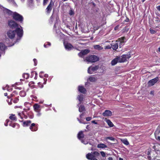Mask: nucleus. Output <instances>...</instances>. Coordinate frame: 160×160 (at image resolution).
<instances>
[{
	"instance_id": "4c0bfd02",
	"label": "nucleus",
	"mask_w": 160,
	"mask_h": 160,
	"mask_svg": "<svg viewBox=\"0 0 160 160\" xmlns=\"http://www.w3.org/2000/svg\"><path fill=\"white\" fill-rule=\"evenodd\" d=\"M7 1L9 3H12L13 4H16L14 1V0H7Z\"/></svg>"
},
{
	"instance_id": "de8ad7c7",
	"label": "nucleus",
	"mask_w": 160,
	"mask_h": 160,
	"mask_svg": "<svg viewBox=\"0 0 160 160\" xmlns=\"http://www.w3.org/2000/svg\"><path fill=\"white\" fill-rule=\"evenodd\" d=\"M81 142L82 143H84L85 144H87L88 143V142H85L83 140L81 139Z\"/></svg>"
},
{
	"instance_id": "f704fd0d",
	"label": "nucleus",
	"mask_w": 160,
	"mask_h": 160,
	"mask_svg": "<svg viewBox=\"0 0 160 160\" xmlns=\"http://www.w3.org/2000/svg\"><path fill=\"white\" fill-rule=\"evenodd\" d=\"M150 33L152 34L155 33L157 32L156 31L151 28L150 29Z\"/></svg>"
},
{
	"instance_id": "37998d69",
	"label": "nucleus",
	"mask_w": 160,
	"mask_h": 160,
	"mask_svg": "<svg viewBox=\"0 0 160 160\" xmlns=\"http://www.w3.org/2000/svg\"><path fill=\"white\" fill-rule=\"evenodd\" d=\"M111 47H112L111 46H110V45H108L107 46H106L105 47V49H110L111 48Z\"/></svg>"
},
{
	"instance_id": "c03bdc74",
	"label": "nucleus",
	"mask_w": 160,
	"mask_h": 160,
	"mask_svg": "<svg viewBox=\"0 0 160 160\" xmlns=\"http://www.w3.org/2000/svg\"><path fill=\"white\" fill-rule=\"evenodd\" d=\"M92 118L91 117H87L86 118V120L88 121H90Z\"/></svg>"
},
{
	"instance_id": "7c9ffc66",
	"label": "nucleus",
	"mask_w": 160,
	"mask_h": 160,
	"mask_svg": "<svg viewBox=\"0 0 160 160\" xmlns=\"http://www.w3.org/2000/svg\"><path fill=\"white\" fill-rule=\"evenodd\" d=\"M88 79L91 82H94L96 80V78L93 77H90Z\"/></svg>"
},
{
	"instance_id": "9d476101",
	"label": "nucleus",
	"mask_w": 160,
	"mask_h": 160,
	"mask_svg": "<svg viewBox=\"0 0 160 160\" xmlns=\"http://www.w3.org/2000/svg\"><path fill=\"white\" fill-rule=\"evenodd\" d=\"M65 48L68 51L71 50L74 48L73 46L70 43H64Z\"/></svg>"
},
{
	"instance_id": "f3484780",
	"label": "nucleus",
	"mask_w": 160,
	"mask_h": 160,
	"mask_svg": "<svg viewBox=\"0 0 160 160\" xmlns=\"http://www.w3.org/2000/svg\"><path fill=\"white\" fill-rule=\"evenodd\" d=\"M86 158L89 160H91L93 158L94 156L92 153V152L91 153H89L86 154Z\"/></svg>"
},
{
	"instance_id": "e2e57ef3",
	"label": "nucleus",
	"mask_w": 160,
	"mask_h": 160,
	"mask_svg": "<svg viewBox=\"0 0 160 160\" xmlns=\"http://www.w3.org/2000/svg\"><path fill=\"white\" fill-rule=\"evenodd\" d=\"M8 103L9 105H11L12 104V102H11V101H10V102H8Z\"/></svg>"
},
{
	"instance_id": "5fc2aeb1",
	"label": "nucleus",
	"mask_w": 160,
	"mask_h": 160,
	"mask_svg": "<svg viewBox=\"0 0 160 160\" xmlns=\"http://www.w3.org/2000/svg\"><path fill=\"white\" fill-rule=\"evenodd\" d=\"M92 123H94L95 124H97V122H96L95 121H92Z\"/></svg>"
},
{
	"instance_id": "412c9836",
	"label": "nucleus",
	"mask_w": 160,
	"mask_h": 160,
	"mask_svg": "<svg viewBox=\"0 0 160 160\" xmlns=\"http://www.w3.org/2000/svg\"><path fill=\"white\" fill-rule=\"evenodd\" d=\"M94 48L96 50H100L103 49V48L101 47L99 45H95L93 46Z\"/></svg>"
},
{
	"instance_id": "774afa93",
	"label": "nucleus",
	"mask_w": 160,
	"mask_h": 160,
	"mask_svg": "<svg viewBox=\"0 0 160 160\" xmlns=\"http://www.w3.org/2000/svg\"><path fill=\"white\" fill-rule=\"evenodd\" d=\"M119 160H123V159L121 158H119Z\"/></svg>"
},
{
	"instance_id": "bb28decb",
	"label": "nucleus",
	"mask_w": 160,
	"mask_h": 160,
	"mask_svg": "<svg viewBox=\"0 0 160 160\" xmlns=\"http://www.w3.org/2000/svg\"><path fill=\"white\" fill-rule=\"evenodd\" d=\"M122 142L124 144L126 145H129V143L127 139L121 140Z\"/></svg>"
},
{
	"instance_id": "864d4df0",
	"label": "nucleus",
	"mask_w": 160,
	"mask_h": 160,
	"mask_svg": "<svg viewBox=\"0 0 160 160\" xmlns=\"http://www.w3.org/2000/svg\"><path fill=\"white\" fill-rule=\"evenodd\" d=\"M156 139L157 140L160 141V136L158 137L157 138H156Z\"/></svg>"
},
{
	"instance_id": "6e6552de",
	"label": "nucleus",
	"mask_w": 160,
	"mask_h": 160,
	"mask_svg": "<svg viewBox=\"0 0 160 160\" xmlns=\"http://www.w3.org/2000/svg\"><path fill=\"white\" fill-rule=\"evenodd\" d=\"M159 80L158 77L155 78L152 80H149L148 83V86L150 87L153 85L155 83H156Z\"/></svg>"
},
{
	"instance_id": "680f3d73",
	"label": "nucleus",
	"mask_w": 160,
	"mask_h": 160,
	"mask_svg": "<svg viewBox=\"0 0 160 160\" xmlns=\"http://www.w3.org/2000/svg\"><path fill=\"white\" fill-rule=\"evenodd\" d=\"M21 113H18V115L20 116V117L21 118V119H22V118L21 117Z\"/></svg>"
},
{
	"instance_id": "2eb2a0df",
	"label": "nucleus",
	"mask_w": 160,
	"mask_h": 160,
	"mask_svg": "<svg viewBox=\"0 0 160 160\" xmlns=\"http://www.w3.org/2000/svg\"><path fill=\"white\" fill-rule=\"evenodd\" d=\"M35 124L34 123L31 124L29 127L30 129L32 131H35L37 130L38 128L35 127Z\"/></svg>"
},
{
	"instance_id": "2f4dec72",
	"label": "nucleus",
	"mask_w": 160,
	"mask_h": 160,
	"mask_svg": "<svg viewBox=\"0 0 160 160\" xmlns=\"http://www.w3.org/2000/svg\"><path fill=\"white\" fill-rule=\"evenodd\" d=\"M28 4L30 6H32L33 4V0H28Z\"/></svg>"
},
{
	"instance_id": "a878e982",
	"label": "nucleus",
	"mask_w": 160,
	"mask_h": 160,
	"mask_svg": "<svg viewBox=\"0 0 160 160\" xmlns=\"http://www.w3.org/2000/svg\"><path fill=\"white\" fill-rule=\"evenodd\" d=\"M85 108L84 106H80L79 108V111L80 112H82L83 111H85Z\"/></svg>"
},
{
	"instance_id": "f03ea898",
	"label": "nucleus",
	"mask_w": 160,
	"mask_h": 160,
	"mask_svg": "<svg viewBox=\"0 0 160 160\" xmlns=\"http://www.w3.org/2000/svg\"><path fill=\"white\" fill-rule=\"evenodd\" d=\"M99 60V58L97 56L95 55H91L86 57L84 61L89 62L92 63L97 62Z\"/></svg>"
},
{
	"instance_id": "69168bd1",
	"label": "nucleus",
	"mask_w": 160,
	"mask_h": 160,
	"mask_svg": "<svg viewBox=\"0 0 160 160\" xmlns=\"http://www.w3.org/2000/svg\"><path fill=\"white\" fill-rule=\"evenodd\" d=\"M4 95L5 96H8V93H4Z\"/></svg>"
},
{
	"instance_id": "bf43d9fd",
	"label": "nucleus",
	"mask_w": 160,
	"mask_h": 160,
	"mask_svg": "<svg viewBox=\"0 0 160 160\" xmlns=\"http://www.w3.org/2000/svg\"><path fill=\"white\" fill-rule=\"evenodd\" d=\"M91 160H98L97 159H96L95 157H94Z\"/></svg>"
},
{
	"instance_id": "603ef678",
	"label": "nucleus",
	"mask_w": 160,
	"mask_h": 160,
	"mask_svg": "<svg viewBox=\"0 0 160 160\" xmlns=\"http://www.w3.org/2000/svg\"><path fill=\"white\" fill-rule=\"evenodd\" d=\"M84 115V113H82V114H80V118L81 119L82 118V116Z\"/></svg>"
},
{
	"instance_id": "49530a36",
	"label": "nucleus",
	"mask_w": 160,
	"mask_h": 160,
	"mask_svg": "<svg viewBox=\"0 0 160 160\" xmlns=\"http://www.w3.org/2000/svg\"><path fill=\"white\" fill-rule=\"evenodd\" d=\"M33 61L34 63V65L36 66L37 64V61L36 59L34 58L33 59Z\"/></svg>"
},
{
	"instance_id": "58836bf2",
	"label": "nucleus",
	"mask_w": 160,
	"mask_h": 160,
	"mask_svg": "<svg viewBox=\"0 0 160 160\" xmlns=\"http://www.w3.org/2000/svg\"><path fill=\"white\" fill-rule=\"evenodd\" d=\"M69 14L70 15H72L74 14V12L72 10H70L69 11Z\"/></svg>"
},
{
	"instance_id": "473e14b6",
	"label": "nucleus",
	"mask_w": 160,
	"mask_h": 160,
	"mask_svg": "<svg viewBox=\"0 0 160 160\" xmlns=\"http://www.w3.org/2000/svg\"><path fill=\"white\" fill-rule=\"evenodd\" d=\"M22 76L23 78L27 79L29 77V74L28 73H24L23 74Z\"/></svg>"
},
{
	"instance_id": "052dcab7",
	"label": "nucleus",
	"mask_w": 160,
	"mask_h": 160,
	"mask_svg": "<svg viewBox=\"0 0 160 160\" xmlns=\"http://www.w3.org/2000/svg\"><path fill=\"white\" fill-rule=\"evenodd\" d=\"M47 45H48L49 46H50L51 45V43L49 42H47Z\"/></svg>"
},
{
	"instance_id": "13d9d810",
	"label": "nucleus",
	"mask_w": 160,
	"mask_h": 160,
	"mask_svg": "<svg viewBox=\"0 0 160 160\" xmlns=\"http://www.w3.org/2000/svg\"><path fill=\"white\" fill-rule=\"evenodd\" d=\"M108 160H113V159L112 157H109L108 158Z\"/></svg>"
},
{
	"instance_id": "0e129e2a",
	"label": "nucleus",
	"mask_w": 160,
	"mask_h": 160,
	"mask_svg": "<svg viewBox=\"0 0 160 160\" xmlns=\"http://www.w3.org/2000/svg\"><path fill=\"white\" fill-rule=\"evenodd\" d=\"M44 76H45V77L47 78L48 77V75L47 74H45L44 75Z\"/></svg>"
},
{
	"instance_id": "c9c22d12",
	"label": "nucleus",
	"mask_w": 160,
	"mask_h": 160,
	"mask_svg": "<svg viewBox=\"0 0 160 160\" xmlns=\"http://www.w3.org/2000/svg\"><path fill=\"white\" fill-rule=\"evenodd\" d=\"M155 18V21L156 23H159L160 22V19H159V18L156 17Z\"/></svg>"
},
{
	"instance_id": "b1692460",
	"label": "nucleus",
	"mask_w": 160,
	"mask_h": 160,
	"mask_svg": "<svg viewBox=\"0 0 160 160\" xmlns=\"http://www.w3.org/2000/svg\"><path fill=\"white\" fill-rule=\"evenodd\" d=\"M106 121L110 127H112L114 126L113 124L110 120L107 119Z\"/></svg>"
},
{
	"instance_id": "20e7f679",
	"label": "nucleus",
	"mask_w": 160,
	"mask_h": 160,
	"mask_svg": "<svg viewBox=\"0 0 160 160\" xmlns=\"http://www.w3.org/2000/svg\"><path fill=\"white\" fill-rule=\"evenodd\" d=\"M131 57L130 54H123L121 57H119V62H126L127 59H129Z\"/></svg>"
},
{
	"instance_id": "a19ab883",
	"label": "nucleus",
	"mask_w": 160,
	"mask_h": 160,
	"mask_svg": "<svg viewBox=\"0 0 160 160\" xmlns=\"http://www.w3.org/2000/svg\"><path fill=\"white\" fill-rule=\"evenodd\" d=\"M78 55L79 57L82 58L83 57L84 55L83 54H82L81 51L78 53Z\"/></svg>"
},
{
	"instance_id": "6e6d98bb",
	"label": "nucleus",
	"mask_w": 160,
	"mask_h": 160,
	"mask_svg": "<svg viewBox=\"0 0 160 160\" xmlns=\"http://www.w3.org/2000/svg\"><path fill=\"white\" fill-rule=\"evenodd\" d=\"M156 148V146H155V145H154V146H153V147H152V148H153V149H154L155 150H157V149ZM158 150H157V151H158Z\"/></svg>"
},
{
	"instance_id": "f257e3e1",
	"label": "nucleus",
	"mask_w": 160,
	"mask_h": 160,
	"mask_svg": "<svg viewBox=\"0 0 160 160\" xmlns=\"http://www.w3.org/2000/svg\"><path fill=\"white\" fill-rule=\"evenodd\" d=\"M20 27L21 28H17L15 30H10L8 31L7 33L8 37L10 39H12L15 37L16 33L17 35L16 41L18 42L21 39L23 34L22 27L21 26Z\"/></svg>"
},
{
	"instance_id": "5701e85b",
	"label": "nucleus",
	"mask_w": 160,
	"mask_h": 160,
	"mask_svg": "<svg viewBox=\"0 0 160 160\" xmlns=\"http://www.w3.org/2000/svg\"><path fill=\"white\" fill-rule=\"evenodd\" d=\"M107 146L103 143H100L98 144L97 145V147L99 148H107Z\"/></svg>"
},
{
	"instance_id": "c85d7f7f",
	"label": "nucleus",
	"mask_w": 160,
	"mask_h": 160,
	"mask_svg": "<svg viewBox=\"0 0 160 160\" xmlns=\"http://www.w3.org/2000/svg\"><path fill=\"white\" fill-rule=\"evenodd\" d=\"M94 157L97 158L100 155V154L97 151H95L92 152Z\"/></svg>"
},
{
	"instance_id": "4d7b16f0",
	"label": "nucleus",
	"mask_w": 160,
	"mask_h": 160,
	"mask_svg": "<svg viewBox=\"0 0 160 160\" xmlns=\"http://www.w3.org/2000/svg\"><path fill=\"white\" fill-rule=\"evenodd\" d=\"M154 92L153 91H151L150 92V94H151L153 95Z\"/></svg>"
},
{
	"instance_id": "dca6fc26",
	"label": "nucleus",
	"mask_w": 160,
	"mask_h": 160,
	"mask_svg": "<svg viewBox=\"0 0 160 160\" xmlns=\"http://www.w3.org/2000/svg\"><path fill=\"white\" fill-rule=\"evenodd\" d=\"M118 62H119V58L118 57L112 60L111 62L112 65L114 66L116 65Z\"/></svg>"
},
{
	"instance_id": "ddd939ff",
	"label": "nucleus",
	"mask_w": 160,
	"mask_h": 160,
	"mask_svg": "<svg viewBox=\"0 0 160 160\" xmlns=\"http://www.w3.org/2000/svg\"><path fill=\"white\" fill-rule=\"evenodd\" d=\"M3 11L4 13L7 14L9 16L12 15V16H13V12L10 10L6 8H4V9L3 10Z\"/></svg>"
},
{
	"instance_id": "9b49d317",
	"label": "nucleus",
	"mask_w": 160,
	"mask_h": 160,
	"mask_svg": "<svg viewBox=\"0 0 160 160\" xmlns=\"http://www.w3.org/2000/svg\"><path fill=\"white\" fill-rule=\"evenodd\" d=\"M102 115L104 117L110 116L112 115V112L109 110H106L102 113Z\"/></svg>"
},
{
	"instance_id": "e433bc0d",
	"label": "nucleus",
	"mask_w": 160,
	"mask_h": 160,
	"mask_svg": "<svg viewBox=\"0 0 160 160\" xmlns=\"http://www.w3.org/2000/svg\"><path fill=\"white\" fill-rule=\"evenodd\" d=\"M77 119L78 120L79 122L81 123H83L84 124H86L87 123L83 122H82L83 120L82 119H79L78 118H77Z\"/></svg>"
},
{
	"instance_id": "cd10ccee",
	"label": "nucleus",
	"mask_w": 160,
	"mask_h": 160,
	"mask_svg": "<svg viewBox=\"0 0 160 160\" xmlns=\"http://www.w3.org/2000/svg\"><path fill=\"white\" fill-rule=\"evenodd\" d=\"M89 50L88 49H84L83 50H82L81 52L84 55L89 53Z\"/></svg>"
},
{
	"instance_id": "f8f14e48",
	"label": "nucleus",
	"mask_w": 160,
	"mask_h": 160,
	"mask_svg": "<svg viewBox=\"0 0 160 160\" xmlns=\"http://www.w3.org/2000/svg\"><path fill=\"white\" fill-rule=\"evenodd\" d=\"M111 47L113 50H116L118 47V41H117L115 42L112 43L111 44Z\"/></svg>"
},
{
	"instance_id": "79ce46f5",
	"label": "nucleus",
	"mask_w": 160,
	"mask_h": 160,
	"mask_svg": "<svg viewBox=\"0 0 160 160\" xmlns=\"http://www.w3.org/2000/svg\"><path fill=\"white\" fill-rule=\"evenodd\" d=\"M101 155L103 157H105V153L103 151H101L100 152Z\"/></svg>"
},
{
	"instance_id": "423d86ee",
	"label": "nucleus",
	"mask_w": 160,
	"mask_h": 160,
	"mask_svg": "<svg viewBox=\"0 0 160 160\" xmlns=\"http://www.w3.org/2000/svg\"><path fill=\"white\" fill-rule=\"evenodd\" d=\"M99 68L98 65H96L94 66H91L89 67L88 70V72L89 74H92L96 71H97Z\"/></svg>"
},
{
	"instance_id": "aec40b11",
	"label": "nucleus",
	"mask_w": 160,
	"mask_h": 160,
	"mask_svg": "<svg viewBox=\"0 0 160 160\" xmlns=\"http://www.w3.org/2000/svg\"><path fill=\"white\" fill-rule=\"evenodd\" d=\"M31 123V121L30 120H27L26 121H24L23 122V126L24 127L28 126L30 125Z\"/></svg>"
},
{
	"instance_id": "1a4fd4ad",
	"label": "nucleus",
	"mask_w": 160,
	"mask_h": 160,
	"mask_svg": "<svg viewBox=\"0 0 160 160\" xmlns=\"http://www.w3.org/2000/svg\"><path fill=\"white\" fill-rule=\"evenodd\" d=\"M126 38L125 37H121L118 39V42L120 48L124 45V43L125 42L124 40Z\"/></svg>"
},
{
	"instance_id": "0eeeda50",
	"label": "nucleus",
	"mask_w": 160,
	"mask_h": 160,
	"mask_svg": "<svg viewBox=\"0 0 160 160\" xmlns=\"http://www.w3.org/2000/svg\"><path fill=\"white\" fill-rule=\"evenodd\" d=\"M53 4L54 3L52 0H51L50 3L46 9V12L48 14H49L51 12Z\"/></svg>"
},
{
	"instance_id": "c756f323",
	"label": "nucleus",
	"mask_w": 160,
	"mask_h": 160,
	"mask_svg": "<svg viewBox=\"0 0 160 160\" xmlns=\"http://www.w3.org/2000/svg\"><path fill=\"white\" fill-rule=\"evenodd\" d=\"M33 108H34V110H38L39 109L40 106L38 105V104H35L33 106Z\"/></svg>"
},
{
	"instance_id": "39448f33",
	"label": "nucleus",
	"mask_w": 160,
	"mask_h": 160,
	"mask_svg": "<svg viewBox=\"0 0 160 160\" xmlns=\"http://www.w3.org/2000/svg\"><path fill=\"white\" fill-rule=\"evenodd\" d=\"M8 25L12 29H17L18 28V25L17 22L12 20H10L8 21Z\"/></svg>"
},
{
	"instance_id": "a211bd4d",
	"label": "nucleus",
	"mask_w": 160,
	"mask_h": 160,
	"mask_svg": "<svg viewBox=\"0 0 160 160\" xmlns=\"http://www.w3.org/2000/svg\"><path fill=\"white\" fill-rule=\"evenodd\" d=\"M84 137V134L82 131H80L78 134V138L79 140L83 138Z\"/></svg>"
},
{
	"instance_id": "a18cd8bd",
	"label": "nucleus",
	"mask_w": 160,
	"mask_h": 160,
	"mask_svg": "<svg viewBox=\"0 0 160 160\" xmlns=\"http://www.w3.org/2000/svg\"><path fill=\"white\" fill-rule=\"evenodd\" d=\"M53 16L52 15L51 16L50 18V22H51V23H52L53 22Z\"/></svg>"
},
{
	"instance_id": "3c124183",
	"label": "nucleus",
	"mask_w": 160,
	"mask_h": 160,
	"mask_svg": "<svg viewBox=\"0 0 160 160\" xmlns=\"http://www.w3.org/2000/svg\"><path fill=\"white\" fill-rule=\"evenodd\" d=\"M119 25H118L117 26H116V27H115L114 28V30H117L118 29V28L119 27Z\"/></svg>"
},
{
	"instance_id": "338daca9",
	"label": "nucleus",
	"mask_w": 160,
	"mask_h": 160,
	"mask_svg": "<svg viewBox=\"0 0 160 160\" xmlns=\"http://www.w3.org/2000/svg\"><path fill=\"white\" fill-rule=\"evenodd\" d=\"M4 125H5L6 126H8V123H7V122H5L4 124Z\"/></svg>"
},
{
	"instance_id": "8fccbe9b",
	"label": "nucleus",
	"mask_w": 160,
	"mask_h": 160,
	"mask_svg": "<svg viewBox=\"0 0 160 160\" xmlns=\"http://www.w3.org/2000/svg\"><path fill=\"white\" fill-rule=\"evenodd\" d=\"M157 9L160 12V5L156 7Z\"/></svg>"
},
{
	"instance_id": "4be33fe9",
	"label": "nucleus",
	"mask_w": 160,
	"mask_h": 160,
	"mask_svg": "<svg viewBox=\"0 0 160 160\" xmlns=\"http://www.w3.org/2000/svg\"><path fill=\"white\" fill-rule=\"evenodd\" d=\"M9 118L12 120L16 121L17 120V118L14 114H11L9 117Z\"/></svg>"
},
{
	"instance_id": "7ed1b4c3",
	"label": "nucleus",
	"mask_w": 160,
	"mask_h": 160,
	"mask_svg": "<svg viewBox=\"0 0 160 160\" xmlns=\"http://www.w3.org/2000/svg\"><path fill=\"white\" fill-rule=\"evenodd\" d=\"M12 18L13 19L16 21L22 22L23 21V17L16 12H14L13 14Z\"/></svg>"
},
{
	"instance_id": "6ab92c4d",
	"label": "nucleus",
	"mask_w": 160,
	"mask_h": 160,
	"mask_svg": "<svg viewBox=\"0 0 160 160\" xmlns=\"http://www.w3.org/2000/svg\"><path fill=\"white\" fill-rule=\"evenodd\" d=\"M6 48V47L4 43L1 42L0 43V50L1 51H4Z\"/></svg>"
},
{
	"instance_id": "09e8293b",
	"label": "nucleus",
	"mask_w": 160,
	"mask_h": 160,
	"mask_svg": "<svg viewBox=\"0 0 160 160\" xmlns=\"http://www.w3.org/2000/svg\"><path fill=\"white\" fill-rule=\"evenodd\" d=\"M19 100V99L18 98L15 99L13 101V102L14 103H16L18 102Z\"/></svg>"
},
{
	"instance_id": "ea45409f",
	"label": "nucleus",
	"mask_w": 160,
	"mask_h": 160,
	"mask_svg": "<svg viewBox=\"0 0 160 160\" xmlns=\"http://www.w3.org/2000/svg\"><path fill=\"white\" fill-rule=\"evenodd\" d=\"M48 0H43V6H45L47 4Z\"/></svg>"
},
{
	"instance_id": "393cba45",
	"label": "nucleus",
	"mask_w": 160,
	"mask_h": 160,
	"mask_svg": "<svg viewBox=\"0 0 160 160\" xmlns=\"http://www.w3.org/2000/svg\"><path fill=\"white\" fill-rule=\"evenodd\" d=\"M78 100L80 101V103H81V102H82L83 99V96L82 95H78Z\"/></svg>"
},
{
	"instance_id": "72a5a7b5",
	"label": "nucleus",
	"mask_w": 160,
	"mask_h": 160,
	"mask_svg": "<svg viewBox=\"0 0 160 160\" xmlns=\"http://www.w3.org/2000/svg\"><path fill=\"white\" fill-rule=\"evenodd\" d=\"M106 139L107 140L109 139V140H111L113 141H114L115 140V139L114 138H113L112 137H107L106 138Z\"/></svg>"
},
{
	"instance_id": "4468645a",
	"label": "nucleus",
	"mask_w": 160,
	"mask_h": 160,
	"mask_svg": "<svg viewBox=\"0 0 160 160\" xmlns=\"http://www.w3.org/2000/svg\"><path fill=\"white\" fill-rule=\"evenodd\" d=\"M78 90L84 94L86 92V90L82 86H79L78 87Z\"/></svg>"
}]
</instances>
